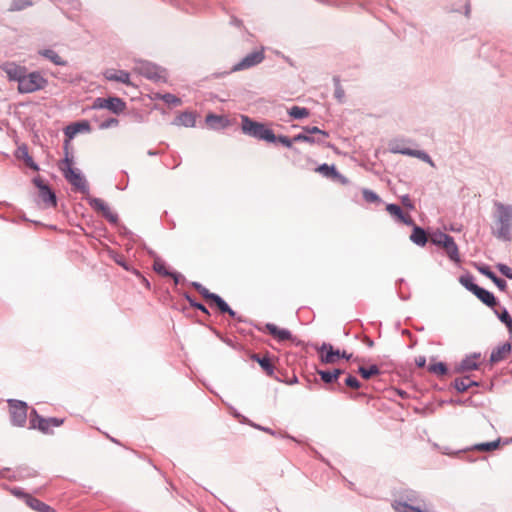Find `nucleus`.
I'll return each instance as SVG.
<instances>
[{
  "label": "nucleus",
  "instance_id": "1",
  "mask_svg": "<svg viewBox=\"0 0 512 512\" xmlns=\"http://www.w3.org/2000/svg\"><path fill=\"white\" fill-rule=\"evenodd\" d=\"M495 223L496 229L493 234L503 241L512 239V206L501 202H495Z\"/></svg>",
  "mask_w": 512,
  "mask_h": 512
},
{
  "label": "nucleus",
  "instance_id": "2",
  "mask_svg": "<svg viewBox=\"0 0 512 512\" xmlns=\"http://www.w3.org/2000/svg\"><path fill=\"white\" fill-rule=\"evenodd\" d=\"M241 129L244 134L254 137L258 140L271 143L276 141V136L271 129H269L263 123L250 119L248 116H241Z\"/></svg>",
  "mask_w": 512,
  "mask_h": 512
},
{
  "label": "nucleus",
  "instance_id": "3",
  "mask_svg": "<svg viewBox=\"0 0 512 512\" xmlns=\"http://www.w3.org/2000/svg\"><path fill=\"white\" fill-rule=\"evenodd\" d=\"M47 85L48 80L40 72H26L20 84H18V91L22 94L33 93L44 89Z\"/></svg>",
  "mask_w": 512,
  "mask_h": 512
},
{
  "label": "nucleus",
  "instance_id": "4",
  "mask_svg": "<svg viewBox=\"0 0 512 512\" xmlns=\"http://www.w3.org/2000/svg\"><path fill=\"white\" fill-rule=\"evenodd\" d=\"M61 170L64 173L65 178L82 193H88V185L84 177L77 170L71 167V161L66 158L62 165Z\"/></svg>",
  "mask_w": 512,
  "mask_h": 512
},
{
  "label": "nucleus",
  "instance_id": "5",
  "mask_svg": "<svg viewBox=\"0 0 512 512\" xmlns=\"http://www.w3.org/2000/svg\"><path fill=\"white\" fill-rule=\"evenodd\" d=\"M126 108L125 102L118 97L96 98L92 104V109H108L115 114L123 112Z\"/></svg>",
  "mask_w": 512,
  "mask_h": 512
},
{
  "label": "nucleus",
  "instance_id": "6",
  "mask_svg": "<svg viewBox=\"0 0 512 512\" xmlns=\"http://www.w3.org/2000/svg\"><path fill=\"white\" fill-rule=\"evenodd\" d=\"M63 424L62 419L58 418H43L33 410L30 418L31 428H37L43 433L51 432L52 427H59Z\"/></svg>",
  "mask_w": 512,
  "mask_h": 512
},
{
  "label": "nucleus",
  "instance_id": "7",
  "mask_svg": "<svg viewBox=\"0 0 512 512\" xmlns=\"http://www.w3.org/2000/svg\"><path fill=\"white\" fill-rule=\"evenodd\" d=\"M12 422L17 426H23L27 419V404L18 400H9Z\"/></svg>",
  "mask_w": 512,
  "mask_h": 512
},
{
  "label": "nucleus",
  "instance_id": "8",
  "mask_svg": "<svg viewBox=\"0 0 512 512\" xmlns=\"http://www.w3.org/2000/svg\"><path fill=\"white\" fill-rule=\"evenodd\" d=\"M135 69L141 75L147 77L148 79L158 81L165 77L164 76L165 71L150 62H145V61L138 62Z\"/></svg>",
  "mask_w": 512,
  "mask_h": 512
},
{
  "label": "nucleus",
  "instance_id": "9",
  "mask_svg": "<svg viewBox=\"0 0 512 512\" xmlns=\"http://www.w3.org/2000/svg\"><path fill=\"white\" fill-rule=\"evenodd\" d=\"M264 59L263 51H254L248 55H246L240 62H238L232 68V71H241L248 68H251L259 63H261Z\"/></svg>",
  "mask_w": 512,
  "mask_h": 512
},
{
  "label": "nucleus",
  "instance_id": "10",
  "mask_svg": "<svg viewBox=\"0 0 512 512\" xmlns=\"http://www.w3.org/2000/svg\"><path fill=\"white\" fill-rule=\"evenodd\" d=\"M1 70L6 73L10 81H16L20 84L27 69L24 66L17 65L14 62H5L1 65Z\"/></svg>",
  "mask_w": 512,
  "mask_h": 512
},
{
  "label": "nucleus",
  "instance_id": "11",
  "mask_svg": "<svg viewBox=\"0 0 512 512\" xmlns=\"http://www.w3.org/2000/svg\"><path fill=\"white\" fill-rule=\"evenodd\" d=\"M88 202L93 209L101 212L110 222L115 223L117 221V215L110 210L109 206L102 199L89 197Z\"/></svg>",
  "mask_w": 512,
  "mask_h": 512
},
{
  "label": "nucleus",
  "instance_id": "12",
  "mask_svg": "<svg viewBox=\"0 0 512 512\" xmlns=\"http://www.w3.org/2000/svg\"><path fill=\"white\" fill-rule=\"evenodd\" d=\"M322 362L333 364L340 358L341 352L334 350L331 344L323 343L319 349Z\"/></svg>",
  "mask_w": 512,
  "mask_h": 512
},
{
  "label": "nucleus",
  "instance_id": "13",
  "mask_svg": "<svg viewBox=\"0 0 512 512\" xmlns=\"http://www.w3.org/2000/svg\"><path fill=\"white\" fill-rule=\"evenodd\" d=\"M511 349H512V346H511L510 342H505V343L499 345L498 347L493 349V351L491 352L490 362L498 363V362L506 359L510 355Z\"/></svg>",
  "mask_w": 512,
  "mask_h": 512
},
{
  "label": "nucleus",
  "instance_id": "14",
  "mask_svg": "<svg viewBox=\"0 0 512 512\" xmlns=\"http://www.w3.org/2000/svg\"><path fill=\"white\" fill-rule=\"evenodd\" d=\"M265 329L270 335H272L278 341H286L292 338V334L289 330L279 328L277 325L273 323H267L265 325Z\"/></svg>",
  "mask_w": 512,
  "mask_h": 512
},
{
  "label": "nucleus",
  "instance_id": "15",
  "mask_svg": "<svg viewBox=\"0 0 512 512\" xmlns=\"http://www.w3.org/2000/svg\"><path fill=\"white\" fill-rule=\"evenodd\" d=\"M83 131H90V124L87 121L70 124L64 129L65 136L68 140L73 139L78 133Z\"/></svg>",
  "mask_w": 512,
  "mask_h": 512
},
{
  "label": "nucleus",
  "instance_id": "16",
  "mask_svg": "<svg viewBox=\"0 0 512 512\" xmlns=\"http://www.w3.org/2000/svg\"><path fill=\"white\" fill-rule=\"evenodd\" d=\"M392 151L395 152V153H400V154H403V155H408V156L416 157V158L421 159L422 161L428 163L432 167L435 166V164H434L433 160L431 159V157L426 152H424V151L413 150V149H409V148L393 149Z\"/></svg>",
  "mask_w": 512,
  "mask_h": 512
},
{
  "label": "nucleus",
  "instance_id": "17",
  "mask_svg": "<svg viewBox=\"0 0 512 512\" xmlns=\"http://www.w3.org/2000/svg\"><path fill=\"white\" fill-rule=\"evenodd\" d=\"M104 76L107 80L110 81H117L124 84H130V75L128 72L123 70L110 69L104 73Z\"/></svg>",
  "mask_w": 512,
  "mask_h": 512
},
{
  "label": "nucleus",
  "instance_id": "18",
  "mask_svg": "<svg viewBox=\"0 0 512 512\" xmlns=\"http://www.w3.org/2000/svg\"><path fill=\"white\" fill-rule=\"evenodd\" d=\"M478 271L488 277L489 279H491L494 284L501 290V291H505L506 288H507V283L505 280L497 277L491 270L488 266H481L478 268Z\"/></svg>",
  "mask_w": 512,
  "mask_h": 512
},
{
  "label": "nucleus",
  "instance_id": "19",
  "mask_svg": "<svg viewBox=\"0 0 512 512\" xmlns=\"http://www.w3.org/2000/svg\"><path fill=\"white\" fill-rule=\"evenodd\" d=\"M478 358H479V355H476V354L466 357L459 363L456 370L458 372H466V371H471V370L477 369L478 368V363H477Z\"/></svg>",
  "mask_w": 512,
  "mask_h": 512
},
{
  "label": "nucleus",
  "instance_id": "20",
  "mask_svg": "<svg viewBox=\"0 0 512 512\" xmlns=\"http://www.w3.org/2000/svg\"><path fill=\"white\" fill-rule=\"evenodd\" d=\"M474 295L480 301H482L485 305H487L491 308H493L497 304V300L494 297V295L491 292L485 290L484 288L478 287V289H476Z\"/></svg>",
  "mask_w": 512,
  "mask_h": 512
},
{
  "label": "nucleus",
  "instance_id": "21",
  "mask_svg": "<svg viewBox=\"0 0 512 512\" xmlns=\"http://www.w3.org/2000/svg\"><path fill=\"white\" fill-rule=\"evenodd\" d=\"M410 240L418 246H424L427 243L426 232L419 226H414Z\"/></svg>",
  "mask_w": 512,
  "mask_h": 512
},
{
  "label": "nucleus",
  "instance_id": "22",
  "mask_svg": "<svg viewBox=\"0 0 512 512\" xmlns=\"http://www.w3.org/2000/svg\"><path fill=\"white\" fill-rule=\"evenodd\" d=\"M174 123L178 126L194 127L196 123V117L193 113L184 112L176 118Z\"/></svg>",
  "mask_w": 512,
  "mask_h": 512
},
{
  "label": "nucleus",
  "instance_id": "23",
  "mask_svg": "<svg viewBox=\"0 0 512 512\" xmlns=\"http://www.w3.org/2000/svg\"><path fill=\"white\" fill-rule=\"evenodd\" d=\"M40 197L45 204L49 206L56 205L55 194L45 185L40 187Z\"/></svg>",
  "mask_w": 512,
  "mask_h": 512
},
{
  "label": "nucleus",
  "instance_id": "24",
  "mask_svg": "<svg viewBox=\"0 0 512 512\" xmlns=\"http://www.w3.org/2000/svg\"><path fill=\"white\" fill-rule=\"evenodd\" d=\"M449 258L453 261H459V252L454 239L451 237L448 242L443 246Z\"/></svg>",
  "mask_w": 512,
  "mask_h": 512
},
{
  "label": "nucleus",
  "instance_id": "25",
  "mask_svg": "<svg viewBox=\"0 0 512 512\" xmlns=\"http://www.w3.org/2000/svg\"><path fill=\"white\" fill-rule=\"evenodd\" d=\"M227 119L223 116L209 114L206 116V123L212 128L224 127L227 125Z\"/></svg>",
  "mask_w": 512,
  "mask_h": 512
},
{
  "label": "nucleus",
  "instance_id": "26",
  "mask_svg": "<svg viewBox=\"0 0 512 512\" xmlns=\"http://www.w3.org/2000/svg\"><path fill=\"white\" fill-rule=\"evenodd\" d=\"M211 301L214 302V304L218 307V309L222 313H228L231 317H235L236 313L233 311L229 305L217 294L214 295V297L211 299Z\"/></svg>",
  "mask_w": 512,
  "mask_h": 512
},
{
  "label": "nucleus",
  "instance_id": "27",
  "mask_svg": "<svg viewBox=\"0 0 512 512\" xmlns=\"http://www.w3.org/2000/svg\"><path fill=\"white\" fill-rule=\"evenodd\" d=\"M27 504L32 509L39 512H53V510L48 505L33 497H27Z\"/></svg>",
  "mask_w": 512,
  "mask_h": 512
},
{
  "label": "nucleus",
  "instance_id": "28",
  "mask_svg": "<svg viewBox=\"0 0 512 512\" xmlns=\"http://www.w3.org/2000/svg\"><path fill=\"white\" fill-rule=\"evenodd\" d=\"M42 56L49 59L52 63L59 66H65L67 64L55 51L51 49L43 50L40 52Z\"/></svg>",
  "mask_w": 512,
  "mask_h": 512
},
{
  "label": "nucleus",
  "instance_id": "29",
  "mask_svg": "<svg viewBox=\"0 0 512 512\" xmlns=\"http://www.w3.org/2000/svg\"><path fill=\"white\" fill-rule=\"evenodd\" d=\"M451 236L441 231H435L430 235L433 244L443 247L450 240Z\"/></svg>",
  "mask_w": 512,
  "mask_h": 512
},
{
  "label": "nucleus",
  "instance_id": "30",
  "mask_svg": "<svg viewBox=\"0 0 512 512\" xmlns=\"http://www.w3.org/2000/svg\"><path fill=\"white\" fill-rule=\"evenodd\" d=\"M473 385H477V383L470 380L468 377L459 378L454 381V387L459 392H465Z\"/></svg>",
  "mask_w": 512,
  "mask_h": 512
},
{
  "label": "nucleus",
  "instance_id": "31",
  "mask_svg": "<svg viewBox=\"0 0 512 512\" xmlns=\"http://www.w3.org/2000/svg\"><path fill=\"white\" fill-rule=\"evenodd\" d=\"M153 269L162 276H169L171 274V271L168 269L165 262L160 258H156L154 260Z\"/></svg>",
  "mask_w": 512,
  "mask_h": 512
},
{
  "label": "nucleus",
  "instance_id": "32",
  "mask_svg": "<svg viewBox=\"0 0 512 512\" xmlns=\"http://www.w3.org/2000/svg\"><path fill=\"white\" fill-rule=\"evenodd\" d=\"M499 320L504 323L509 331L512 334V318L506 309H503L501 312L497 310L494 311Z\"/></svg>",
  "mask_w": 512,
  "mask_h": 512
},
{
  "label": "nucleus",
  "instance_id": "33",
  "mask_svg": "<svg viewBox=\"0 0 512 512\" xmlns=\"http://www.w3.org/2000/svg\"><path fill=\"white\" fill-rule=\"evenodd\" d=\"M289 115L295 119H302L309 116V110L304 107L293 106L288 111Z\"/></svg>",
  "mask_w": 512,
  "mask_h": 512
},
{
  "label": "nucleus",
  "instance_id": "34",
  "mask_svg": "<svg viewBox=\"0 0 512 512\" xmlns=\"http://www.w3.org/2000/svg\"><path fill=\"white\" fill-rule=\"evenodd\" d=\"M460 283L470 292L473 294L475 293L476 289H478V285L474 283V279L471 275L461 276L460 277Z\"/></svg>",
  "mask_w": 512,
  "mask_h": 512
},
{
  "label": "nucleus",
  "instance_id": "35",
  "mask_svg": "<svg viewBox=\"0 0 512 512\" xmlns=\"http://www.w3.org/2000/svg\"><path fill=\"white\" fill-rule=\"evenodd\" d=\"M359 373L361 374V376L364 379H370L372 376L378 375L380 373V370H379L378 366L371 365L368 368L360 367Z\"/></svg>",
  "mask_w": 512,
  "mask_h": 512
},
{
  "label": "nucleus",
  "instance_id": "36",
  "mask_svg": "<svg viewBox=\"0 0 512 512\" xmlns=\"http://www.w3.org/2000/svg\"><path fill=\"white\" fill-rule=\"evenodd\" d=\"M317 172H320L324 176L327 177H335L337 176V171L334 166H329L328 164H322L317 169Z\"/></svg>",
  "mask_w": 512,
  "mask_h": 512
},
{
  "label": "nucleus",
  "instance_id": "37",
  "mask_svg": "<svg viewBox=\"0 0 512 512\" xmlns=\"http://www.w3.org/2000/svg\"><path fill=\"white\" fill-rule=\"evenodd\" d=\"M31 5L32 3L29 0H13L9 8V11H20Z\"/></svg>",
  "mask_w": 512,
  "mask_h": 512
},
{
  "label": "nucleus",
  "instance_id": "38",
  "mask_svg": "<svg viewBox=\"0 0 512 512\" xmlns=\"http://www.w3.org/2000/svg\"><path fill=\"white\" fill-rule=\"evenodd\" d=\"M294 142L320 143L322 140L311 137L308 133H300L293 137Z\"/></svg>",
  "mask_w": 512,
  "mask_h": 512
},
{
  "label": "nucleus",
  "instance_id": "39",
  "mask_svg": "<svg viewBox=\"0 0 512 512\" xmlns=\"http://www.w3.org/2000/svg\"><path fill=\"white\" fill-rule=\"evenodd\" d=\"M499 444H500V441L496 440V441H492V442L478 444L475 446V448L480 451H492V450H495L496 448H498Z\"/></svg>",
  "mask_w": 512,
  "mask_h": 512
},
{
  "label": "nucleus",
  "instance_id": "40",
  "mask_svg": "<svg viewBox=\"0 0 512 512\" xmlns=\"http://www.w3.org/2000/svg\"><path fill=\"white\" fill-rule=\"evenodd\" d=\"M429 371L442 376L447 373V367L444 363L438 362V363L430 365Z\"/></svg>",
  "mask_w": 512,
  "mask_h": 512
},
{
  "label": "nucleus",
  "instance_id": "41",
  "mask_svg": "<svg viewBox=\"0 0 512 512\" xmlns=\"http://www.w3.org/2000/svg\"><path fill=\"white\" fill-rule=\"evenodd\" d=\"M386 210L387 212L394 216L395 218H397V220L399 221L400 218H402V215H403V211L401 210V208L396 205V204H388L386 206Z\"/></svg>",
  "mask_w": 512,
  "mask_h": 512
},
{
  "label": "nucleus",
  "instance_id": "42",
  "mask_svg": "<svg viewBox=\"0 0 512 512\" xmlns=\"http://www.w3.org/2000/svg\"><path fill=\"white\" fill-rule=\"evenodd\" d=\"M259 365L268 375H272L274 373V366L269 358L263 357L262 360L259 361Z\"/></svg>",
  "mask_w": 512,
  "mask_h": 512
},
{
  "label": "nucleus",
  "instance_id": "43",
  "mask_svg": "<svg viewBox=\"0 0 512 512\" xmlns=\"http://www.w3.org/2000/svg\"><path fill=\"white\" fill-rule=\"evenodd\" d=\"M193 286L197 289V291L207 300H211L214 297V293L209 292L207 288L202 286L200 283H193Z\"/></svg>",
  "mask_w": 512,
  "mask_h": 512
},
{
  "label": "nucleus",
  "instance_id": "44",
  "mask_svg": "<svg viewBox=\"0 0 512 512\" xmlns=\"http://www.w3.org/2000/svg\"><path fill=\"white\" fill-rule=\"evenodd\" d=\"M363 197L367 202H377L379 201V197L376 193H374L371 190L364 189L363 190Z\"/></svg>",
  "mask_w": 512,
  "mask_h": 512
},
{
  "label": "nucleus",
  "instance_id": "45",
  "mask_svg": "<svg viewBox=\"0 0 512 512\" xmlns=\"http://www.w3.org/2000/svg\"><path fill=\"white\" fill-rule=\"evenodd\" d=\"M497 268L502 275L509 279H512V269L508 265L500 263L497 265Z\"/></svg>",
  "mask_w": 512,
  "mask_h": 512
},
{
  "label": "nucleus",
  "instance_id": "46",
  "mask_svg": "<svg viewBox=\"0 0 512 512\" xmlns=\"http://www.w3.org/2000/svg\"><path fill=\"white\" fill-rule=\"evenodd\" d=\"M304 132L308 133V134H320L322 135L324 138L328 137V133L319 129L318 127H304L303 128Z\"/></svg>",
  "mask_w": 512,
  "mask_h": 512
},
{
  "label": "nucleus",
  "instance_id": "47",
  "mask_svg": "<svg viewBox=\"0 0 512 512\" xmlns=\"http://www.w3.org/2000/svg\"><path fill=\"white\" fill-rule=\"evenodd\" d=\"M345 384L353 389H358L360 388V382L357 380L356 377L354 376H351L349 375L346 379H345Z\"/></svg>",
  "mask_w": 512,
  "mask_h": 512
},
{
  "label": "nucleus",
  "instance_id": "48",
  "mask_svg": "<svg viewBox=\"0 0 512 512\" xmlns=\"http://www.w3.org/2000/svg\"><path fill=\"white\" fill-rule=\"evenodd\" d=\"M162 99L168 103V104H174V105H179L180 104V99H178L176 96H174L173 94H165L163 95Z\"/></svg>",
  "mask_w": 512,
  "mask_h": 512
},
{
  "label": "nucleus",
  "instance_id": "49",
  "mask_svg": "<svg viewBox=\"0 0 512 512\" xmlns=\"http://www.w3.org/2000/svg\"><path fill=\"white\" fill-rule=\"evenodd\" d=\"M318 374L325 383H332L335 381L330 371H318Z\"/></svg>",
  "mask_w": 512,
  "mask_h": 512
},
{
  "label": "nucleus",
  "instance_id": "50",
  "mask_svg": "<svg viewBox=\"0 0 512 512\" xmlns=\"http://www.w3.org/2000/svg\"><path fill=\"white\" fill-rule=\"evenodd\" d=\"M276 141L280 142L282 145L290 148L292 146L293 139H289L287 136L280 135L276 137Z\"/></svg>",
  "mask_w": 512,
  "mask_h": 512
},
{
  "label": "nucleus",
  "instance_id": "51",
  "mask_svg": "<svg viewBox=\"0 0 512 512\" xmlns=\"http://www.w3.org/2000/svg\"><path fill=\"white\" fill-rule=\"evenodd\" d=\"M116 125H118V120L115 119V118H110L107 121L101 123L100 124V128L106 129V128H109V127H112V126H116Z\"/></svg>",
  "mask_w": 512,
  "mask_h": 512
},
{
  "label": "nucleus",
  "instance_id": "52",
  "mask_svg": "<svg viewBox=\"0 0 512 512\" xmlns=\"http://www.w3.org/2000/svg\"><path fill=\"white\" fill-rule=\"evenodd\" d=\"M399 221L402 222L405 225H408V226H413V227L416 226L414 224V221H413L412 217L410 215H408V214H404L403 213L402 218H400Z\"/></svg>",
  "mask_w": 512,
  "mask_h": 512
},
{
  "label": "nucleus",
  "instance_id": "53",
  "mask_svg": "<svg viewBox=\"0 0 512 512\" xmlns=\"http://www.w3.org/2000/svg\"><path fill=\"white\" fill-rule=\"evenodd\" d=\"M186 298L190 302L191 306H193V307L201 310L202 312L208 314V310L206 309V307L204 305L193 301L189 296H186Z\"/></svg>",
  "mask_w": 512,
  "mask_h": 512
},
{
  "label": "nucleus",
  "instance_id": "54",
  "mask_svg": "<svg viewBox=\"0 0 512 512\" xmlns=\"http://www.w3.org/2000/svg\"><path fill=\"white\" fill-rule=\"evenodd\" d=\"M401 201H402V204L404 206L408 207L409 209L414 208L413 203L411 202L410 197L408 195L402 196Z\"/></svg>",
  "mask_w": 512,
  "mask_h": 512
},
{
  "label": "nucleus",
  "instance_id": "55",
  "mask_svg": "<svg viewBox=\"0 0 512 512\" xmlns=\"http://www.w3.org/2000/svg\"><path fill=\"white\" fill-rule=\"evenodd\" d=\"M335 97L340 101L342 102L343 99H344V90L340 87V86H337L336 87V90H335Z\"/></svg>",
  "mask_w": 512,
  "mask_h": 512
},
{
  "label": "nucleus",
  "instance_id": "56",
  "mask_svg": "<svg viewBox=\"0 0 512 512\" xmlns=\"http://www.w3.org/2000/svg\"><path fill=\"white\" fill-rule=\"evenodd\" d=\"M169 277H172L174 282H175V284H178L182 276L179 273L171 272Z\"/></svg>",
  "mask_w": 512,
  "mask_h": 512
},
{
  "label": "nucleus",
  "instance_id": "57",
  "mask_svg": "<svg viewBox=\"0 0 512 512\" xmlns=\"http://www.w3.org/2000/svg\"><path fill=\"white\" fill-rule=\"evenodd\" d=\"M425 363H426V359L425 357L423 356H420L416 359V364L419 366V367H424L425 366Z\"/></svg>",
  "mask_w": 512,
  "mask_h": 512
},
{
  "label": "nucleus",
  "instance_id": "58",
  "mask_svg": "<svg viewBox=\"0 0 512 512\" xmlns=\"http://www.w3.org/2000/svg\"><path fill=\"white\" fill-rule=\"evenodd\" d=\"M330 372H331V374H332V376H333L334 380H337V379H338V377L341 375L342 370H340V369H334L333 371H330Z\"/></svg>",
  "mask_w": 512,
  "mask_h": 512
},
{
  "label": "nucleus",
  "instance_id": "59",
  "mask_svg": "<svg viewBox=\"0 0 512 512\" xmlns=\"http://www.w3.org/2000/svg\"><path fill=\"white\" fill-rule=\"evenodd\" d=\"M262 358H263V357H260V356H259V355H257V354H253V355L251 356V359H252L253 361H256L258 364H259V361H261V360H262Z\"/></svg>",
  "mask_w": 512,
  "mask_h": 512
},
{
  "label": "nucleus",
  "instance_id": "60",
  "mask_svg": "<svg viewBox=\"0 0 512 512\" xmlns=\"http://www.w3.org/2000/svg\"><path fill=\"white\" fill-rule=\"evenodd\" d=\"M262 358H263V357H260V356H259V355H257V354H253V355L251 356V359H252L253 361H256L258 364H259V361H261V360H262Z\"/></svg>",
  "mask_w": 512,
  "mask_h": 512
},
{
  "label": "nucleus",
  "instance_id": "61",
  "mask_svg": "<svg viewBox=\"0 0 512 512\" xmlns=\"http://www.w3.org/2000/svg\"><path fill=\"white\" fill-rule=\"evenodd\" d=\"M340 357H343V358H346V359H350L351 358V355L349 354H346L345 352L341 353Z\"/></svg>",
  "mask_w": 512,
  "mask_h": 512
},
{
  "label": "nucleus",
  "instance_id": "62",
  "mask_svg": "<svg viewBox=\"0 0 512 512\" xmlns=\"http://www.w3.org/2000/svg\"><path fill=\"white\" fill-rule=\"evenodd\" d=\"M118 264H120L121 266H123L125 269H127V267L124 265L123 261H117Z\"/></svg>",
  "mask_w": 512,
  "mask_h": 512
},
{
  "label": "nucleus",
  "instance_id": "63",
  "mask_svg": "<svg viewBox=\"0 0 512 512\" xmlns=\"http://www.w3.org/2000/svg\"><path fill=\"white\" fill-rule=\"evenodd\" d=\"M410 501H414L416 500V495H413L412 497L409 498Z\"/></svg>",
  "mask_w": 512,
  "mask_h": 512
}]
</instances>
